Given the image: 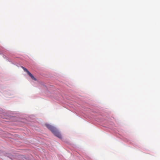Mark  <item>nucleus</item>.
Returning <instances> with one entry per match:
<instances>
[{
	"label": "nucleus",
	"instance_id": "f257e3e1",
	"mask_svg": "<svg viewBox=\"0 0 160 160\" xmlns=\"http://www.w3.org/2000/svg\"><path fill=\"white\" fill-rule=\"evenodd\" d=\"M45 126L48 129L52 131L56 136L60 138H62V136L61 134L55 127L48 124H46Z\"/></svg>",
	"mask_w": 160,
	"mask_h": 160
},
{
	"label": "nucleus",
	"instance_id": "f03ea898",
	"mask_svg": "<svg viewBox=\"0 0 160 160\" xmlns=\"http://www.w3.org/2000/svg\"><path fill=\"white\" fill-rule=\"evenodd\" d=\"M22 68L23 69V70H24V71L25 72H26L27 74L30 76V77H31V78L33 80L36 81L37 79H36L34 77V76L28 71V70L24 68L23 67H22Z\"/></svg>",
	"mask_w": 160,
	"mask_h": 160
}]
</instances>
